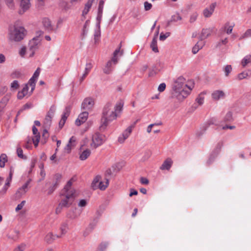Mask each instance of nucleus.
<instances>
[{
	"label": "nucleus",
	"instance_id": "obj_1",
	"mask_svg": "<svg viewBox=\"0 0 251 251\" xmlns=\"http://www.w3.org/2000/svg\"><path fill=\"white\" fill-rule=\"evenodd\" d=\"M123 107L122 101L118 102L114 107L110 103L106 104L103 109L100 128L105 129L110 122L116 120L122 112Z\"/></svg>",
	"mask_w": 251,
	"mask_h": 251
},
{
	"label": "nucleus",
	"instance_id": "obj_2",
	"mask_svg": "<svg viewBox=\"0 0 251 251\" xmlns=\"http://www.w3.org/2000/svg\"><path fill=\"white\" fill-rule=\"evenodd\" d=\"M194 87L193 81H189L185 84V79L183 76H179L174 83L173 95L178 100L182 101L189 95Z\"/></svg>",
	"mask_w": 251,
	"mask_h": 251
},
{
	"label": "nucleus",
	"instance_id": "obj_3",
	"mask_svg": "<svg viewBox=\"0 0 251 251\" xmlns=\"http://www.w3.org/2000/svg\"><path fill=\"white\" fill-rule=\"evenodd\" d=\"M74 180L73 178L69 180L65 186L62 193V196L64 197L62 199L56 208V212H60L63 207H69L73 203L75 198L76 196L75 190L72 188Z\"/></svg>",
	"mask_w": 251,
	"mask_h": 251
},
{
	"label": "nucleus",
	"instance_id": "obj_4",
	"mask_svg": "<svg viewBox=\"0 0 251 251\" xmlns=\"http://www.w3.org/2000/svg\"><path fill=\"white\" fill-rule=\"evenodd\" d=\"M26 34L25 28L21 26L14 25L9 31V39L12 41L19 42L23 40Z\"/></svg>",
	"mask_w": 251,
	"mask_h": 251
},
{
	"label": "nucleus",
	"instance_id": "obj_5",
	"mask_svg": "<svg viewBox=\"0 0 251 251\" xmlns=\"http://www.w3.org/2000/svg\"><path fill=\"white\" fill-rule=\"evenodd\" d=\"M92 142L91 144V147L95 149L101 146L105 141L104 135L96 133L92 136Z\"/></svg>",
	"mask_w": 251,
	"mask_h": 251
},
{
	"label": "nucleus",
	"instance_id": "obj_6",
	"mask_svg": "<svg viewBox=\"0 0 251 251\" xmlns=\"http://www.w3.org/2000/svg\"><path fill=\"white\" fill-rule=\"evenodd\" d=\"M42 39L32 38L28 43V49L30 52L29 57H32L35 52L39 49L41 45Z\"/></svg>",
	"mask_w": 251,
	"mask_h": 251
},
{
	"label": "nucleus",
	"instance_id": "obj_7",
	"mask_svg": "<svg viewBox=\"0 0 251 251\" xmlns=\"http://www.w3.org/2000/svg\"><path fill=\"white\" fill-rule=\"evenodd\" d=\"M19 6V13L23 14L29 9L31 6L30 0H16Z\"/></svg>",
	"mask_w": 251,
	"mask_h": 251
},
{
	"label": "nucleus",
	"instance_id": "obj_8",
	"mask_svg": "<svg viewBox=\"0 0 251 251\" xmlns=\"http://www.w3.org/2000/svg\"><path fill=\"white\" fill-rule=\"evenodd\" d=\"M31 181V179H28L25 184L18 189L15 193L16 198H20L26 194L29 189L28 185Z\"/></svg>",
	"mask_w": 251,
	"mask_h": 251
},
{
	"label": "nucleus",
	"instance_id": "obj_9",
	"mask_svg": "<svg viewBox=\"0 0 251 251\" xmlns=\"http://www.w3.org/2000/svg\"><path fill=\"white\" fill-rule=\"evenodd\" d=\"M134 127V125H130L127 127L118 137V142L120 143H123L128 138L131 134Z\"/></svg>",
	"mask_w": 251,
	"mask_h": 251
},
{
	"label": "nucleus",
	"instance_id": "obj_10",
	"mask_svg": "<svg viewBox=\"0 0 251 251\" xmlns=\"http://www.w3.org/2000/svg\"><path fill=\"white\" fill-rule=\"evenodd\" d=\"M122 43H121L119 45V47L115 50L113 54V56L112 57V61L113 62L114 64H116L119 59V58L123 56L124 54V50H121Z\"/></svg>",
	"mask_w": 251,
	"mask_h": 251
},
{
	"label": "nucleus",
	"instance_id": "obj_11",
	"mask_svg": "<svg viewBox=\"0 0 251 251\" xmlns=\"http://www.w3.org/2000/svg\"><path fill=\"white\" fill-rule=\"evenodd\" d=\"M95 101L93 98L90 97L86 98L83 100L81 104V108L88 110L93 107Z\"/></svg>",
	"mask_w": 251,
	"mask_h": 251
},
{
	"label": "nucleus",
	"instance_id": "obj_12",
	"mask_svg": "<svg viewBox=\"0 0 251 251\" xmlns=\"http://www.w3.org/2000/svg\"><path fill=\"white\" fill-rule=\"evenodd\" d=\"M226 96L225 92L220 90L214 91L211 94L212 98L214 100L224 99L226 98Z\"/></svg>",
	"mask_w": 251,
	"mask_h": 251
},
{
	"label": "nucleus",
	"instance_id": "obj_13",
	"mask_svg": "<svg viewBox=\"0 0 251 251\" xmlns=\"http://www.w3.org/2000/svg\"><path fill=\"white\" fill-rule=\"evenodd\" d=\"M213 31V28L209 27L206 28H203L201 30V33L199 36V39L202 41L206 39L210 36Z\"/></svg>",
	"mask_w": 251,
	"mask_h": 251
},
{
	"label": "nucleus",
	"instance_id": "obj_14",
	"mask_svg": "<svg viewBox=\"0 0 251 251\" xmlns=\"http://www.w3.org/2000/svg\"><path fill=\"white\" fill-rule=\"evenodd\" d=\"M216 5V3H211L208 7L205 8L203 11V15L205 18H209L211 16L214 12V9Z\"/></svg>",
	"mask_w": 251,
	"mask_h": 251
},
{
	"label": "nucleus",
	"instance_id": "obj_15",
	"mask_svg": "<svg viewBox=\"0 0 251 251\" xmlns=\"http://www.w3.org/2000/svg\"><path fill=\"white\" fill-rule=\"evenodd\" d=\"M88 116V112L85 111L81 113L79 115L77 119L75 120V125L77 126H80L87 120Z\"/></svg>",
	"mask_w": 251,
	"mask_h": 251
},
{
	"label": "nucleus",
	"instance_id": "obj_16",
	"mask_svg": "<svg viewBox=\"0 0 251 251\" xmlns=\"http://www.w3.org/2000/svg\"><path fill=\"white\" fill-rule=\"evenodd\" d=\"M28 84H25L23 89L19 91L17 94V98L18 99L21 100L24 98V97L28 95Z\"/></svg>",
	"mask_w": 251,
	"mask_h": 251
},
{
	"label": "nucleus",
	"instance_id": "obj_17",
	"mask_svg": "<svg viewBox=\"0 0 251 251\" xmlns=\"http://www.w3.org/2000/svg\"><path fill=\"white\" fill-rule=\"evenodd\" d=\"M61 235H54L51 232H49L45 236V240L48 243H52L56 238H60Z\"/></svg>",
	"mask_w": 251,
	"mask_h": 251
},
{
	"label": "nucleus",
	"instance_id": "obj_18",
	"mask_svg": "<svg viewBox=\"0 0 251 251\" xmlns=\"http://www.w3.org/2000/svg\"><path fill=\"white\" fill-rule=\"evenodd\" d=\"M42 24L44 28L48 31H50L53 29L50 20L47 18H45L42 20Z\"/></svg>",
	"mask_w": 251,
	"mask_h": 251
},
{
	"label": "nucleus",
	"instance_id": "obj_19",
	"mask_svg": "<svg viewBox=\"0 0 251 251\" xmlns=\"http://www.w3.org/2000/svg\"><path fill=\"white\" fill-rule=\"evenodd\" d=\"M173 161L171 160V159L168 158L164 161L160 168L162 170H169L171 167Z\"/></svg>",
	"mask_w": 251,
	"mask_h": 251
},
{
	"label": "nucleus",
	"instance_id": "obj_20",
	"mask_svg": "<svg viewBox=\"0 0 251 251\" xmlns=\"http://www.w3.org/2000/svg\"><path fill=\"white\" fill-rule=\"evenodd\" d=\"M233 25H229V23H226L224 26L221 28L220 32L222 34V32H226L228 34H230L233 30Z\"/></svg>",
	"mask_w": 251,
	"mask_h": 251
},
{
	"label": "nucleus",
	"instance_id": "obj_21",
	"mask_svg": "<svg viewBox=\"0 0 251 251\" xmlns=\"http://www.w3.org/2000/svg\"><path fill=\"white\" fill-rule=\"evenodd\" d=\"M113 64L112 59L111 60L108 61L105 67L103 69V73L106 74H109L112 71V65Z\"/></svg>",
	"mask_w": 251,
	"mask_h": 251
},
{
	"label": "nucleus",
	"instance_id": "obj_22",
	"mask_svg": "<svg viewBox=\"0 0 251 251\" xmlns=\"http://www.w3.org/2000/svg\"><path fill=\"white\" fill-rule=\"evenodd\" d=\"M94 0H88L85 4L84 8L82 11V16L85 17L89 11Z\"/></svg>",
	"mask_w": 251,
	"mask_h": 251
},
{
	"label": "nucleus",
	"instance_id": "obj_23",
	"mask_svg": "<svg viewBox=\"0 0 251 251\" xmlns=\"http://www.w3.org/2000/svg\"><path fill=\"white\" fill-rule=\"evenodd\" d=\"M241 64L244 68L251 64V55L249 54L245 56L242 60Z\"/></svg>",
	"mask_w": 251,
	"mask_h": 251
},
{
	"label": "nucleus",
	"instance_id": "obj_24",
	"mask_svg": "<svg viewBox=\"0 0 251 251\" xmlns=\"http://www.w3.org/2000/svg\"><path fill=\"white\" fill-rule=\"evenodd\" d=\"M108 184L109 180L108 179L105 178L103 181L100 180L98 188L100 190H104L107 187Z\"/></svg>",
	"mask_w": 251,
	"mask_h": 251
},
{
	"label": "nucleus",
	"instance_id": "obj_25",
	"mask_svg": "<svg viewBox=\"0 0 251 251\" xmlns=\"http://www.w3.org/2000/svg\"><path fill=\"white\" fill-rule=\"evenodd\" d=\"M91 151L88 149L83 151L79 155V159L81 160H86L90 155Z\"/></svg>",
	"mask_w": 251,
	"mask_h": 251
},
{
	"label": "nucleus",
	"instance_id": "obj_26",
	"mask_svg": "<svg viewBox=\"0 0 251 251\" xmlns=\"http://www.w3.org/2000/svg\"><path fill=\"white\" fill-rule=\"evenodd\" d=\"M52 117L46 115L43 122V125L45 128H48L51 124V119Z\"/></svg>",
	"mask_w": 251,
	"mask_h": 251
},
{
	"label": "nucleus",
	"instance_id": "obj_27",
	"mask_svg": "<svg viewBox=\"0 0 251 251\" xmlns=\"http://www.w3.org/2000/svg\"><path fill=\"white\" fill-rule=\"evenodd\" d=\"M4 1L9 9L14 10L16 9V4L14 0H4Z\"/></svg>",
	"mask_w": 251,
	"mask_h": 251
},
{
	"label": "nucleus",
	"instance_id": "obj_28",
	"mask_svg": "<svg viewBox=\"0 0 251 251\" xmlns=\"http://www.w3.org/2000/svg\"><path fill=\"white\" fill-rule=\"evenodd\" d=\"M68 224L66 222L63 223L60 226V230L61 231V234L59 235H61V237L62 235L65 234L68 230Z\"/></svg>",
	"mask_w": 251,
	"mask_h": 251
},
{
	"label": "nucleus",
	"instance_id": "obj_29",
	"mask_svg": "<svg viewBox=\"0 0 251 251\" xmlns=\"http://www.w3.org/2000/svg\"><path fill=\"white\" fill-rule=\"evenodd\" d=\"M90 25V21L87 20L85 22L82 31L81 36L83 38H84L87 35L88 31V28Z\"/></svg>",
	"mask_w": 251,
	"mask_h": 251
},
{
	"label": "nucleus",
	"instance_id": "obj_30",
	"mask_svg": "<svg viewBox=\"0 0 251 251\" xmlns=\"http://www.w3.org/2000/svg\"><path fill=\"white\" fill-rule=\"evenodd\" d=\"M101 179V176H96L93 179L91 186L93 189L95 190L98 189L99 183Z\"/></svg>",
	"mask_w": 251,
	"mask_h": 251
},
{
	"label": "nucleus",
	"instance_id": "obj_31",
	"mask_svg": "<svg viewBox=\"0 0 251 251\" xmlns=\"http://www.w3.org/2000/svg\"><path fill=\"white\" fill-rule=\"evenodd\" d=\"M151 48L152 49V50L154 52H158V50L157 45V39L156 38H153L151 44Z\"/></svg>",
	"mask_w": 251,
	"mask_h": 251
},
{
	"label": "nucleus",
	"instance_id": "obj_32",
	"mask_svg": "<svg viewBox=\"0 0 251 251\" xmlns=\"http://www.w3.org/2000/svg\"><path fill=\"white\" fill-rule=\"evenodd\" d=\"M7 161V157L5 154H1L0 156V167L3 168L5 163Z\"/></svg>",
	"mask_w": 251,
	"mask_h": 251
},
{
	"label": "nucleus",
	"instance_id": "obj_33",
	"mask_svg": "<svg viewBox=\"0 0 251 251\" xmlns=\"http://www.w3.org/2000/svg\"><path fill=\"white\" fill-rule=\"evenodd\" d=\"M93 67V63L91 60H89L87 62L84 72H86V74H89L91 70Z\"/></svg>",
	"mask_w": 251,
	"mask_h": 251
},
{
	"label": "nucleus",
	"instance_id": "obj_34",
	"mask_svg": "<svg viewBox=\"0 0 251 251\" xmlns=\"http://www.w3.org/2000/svg\"><path fill=\"white\" fill-rule=\"evenodd\" d=\"M199 14L197 12H194L190 15L189 22L190 23H194L197 19Z\"/></svg>",
	"mask_w": 251,
	"mask_h": 251
},
{
	"label": "nucleus",
	"instance_id": "obj_35",
	"mask_svg": "<svg viewBox=\"0 0 251 251\" xmlns=\"http://www.w3.org/2000/svg\"><path fill=\"white\" fill-rule=\"evenodd\" d=\"M17 154L18 156L22 159H25L26 158V156L24 155L23 151L20 146L17 148Z\"/></svg>",
	"mask_w": 251,
	"mask_h": 251
},
{
	"label": "nucleus",
	"instance_id": "obj_36",
	"mask_svg": "<svg viewBox=\"0 0 251 251\" xmlns=\"http://www.w3.org/2000/svg\"><path fill=\"white\" fill-rule=\"evenodd\" d=\"M36 81V79H35L32 77H31L30 79L29 80L28 84H29L31 87V90L30 92L29 93V95H30L32 93L33 91L34 90L35 87Z\"/></svg>",
	"mask_w": 251,
	"mask_h": 251
},
{
	"label": "nucleus",
	"instance_id": "obj_37",
	"mask_svg": "<svg viewBox=\"0 0 251 251\" xmlns=\"http://www.w3.org/2000/svg\"><path fill=\"white\" fill-rule=\"evenodd\" d=\"M14 168L13 167H11L10 168L9 176L7 178L6 180V182H5L6 184L10 185V182L11 181V180L12 178V176H13V175L14 173Z\"/></svg>",
	"mask_w": 251,
	"mask_h": 251
},
{
	"label": "nucleus",
	"instance_id": "obj_38",
	"mask_svg": "<svg viewBox=\"0 0 251 251\" xmlns=\"http://www.w3.org/2000/svg\"><path fill=\"white\" fill-rule=\"evenodd\" d=\"M203 47L202 44H199V43H197L193 48L192 49V52L194 54H196L199 50L201 49Z\"/></svg>",
	"mask_w": 251,
	"mask_h": 251
},
{
	"label": "nucleus",
	"instance_id": "obj_39",
	"mask_svg": "<svg viewBox=\"0 0 251 251\" xmlns=\"http://www.w3.org/2000/svg\"><path fill=\"white\" fill-rule=\"evenodd\" d=\"M19 87V83L17 80H14L10 84V89L12 91H16Z\"/></svg>",
	"mask_w": 251,
	"mask_h": 251
},
{
	"label": "nucleus",
	"instance_id": "obj_40",
	"mask_svg": "<svg viewBox=\"0 0 251 251\" xmlns=\"http://www.w3.org/2000/svg\"><path fill=\"white\" fill-rule=\"evenodd\" d=\"M40 139V134L34 135V136L32 138V142L35 147H37L38 145Z\"/></svg>",
	"mask_w": 251,
	"mask_h": 251
},
{
	"label": "nucleus",
	"instance_id": "obj_41",
	"mask_svg": "<svg viewBox=\"0 0 251 251\" xmlns=\"http://www.w3.org/2000/svg\"><path fill=\"white\" fill-rule=\"evenodd\" d=\"M224 70L225 75L227 76L232 71V67L230 65H227L225 67Z\"/></svg>",
	"mask_w": 251,
	"mask_h": 251
},
{
	"label": "nucleus",
	"instance_id": "obj_42",
	"mask_svg": "<svg viewBox=\"0 0 251 251\" xmlns=\"http://www.w3.org/2000/svg\"><path fill=\"white\" fill-rule=\"evenodd\" d=\"M56 110V107L54 105H52L48 111V112L47 114V115L50 116L51 117H53L54 114L55 113V111Z\"/></svg>",
	"mask_w": 251,
	"mask_h": 251
},
{
	"label": "nucleus",
	"instance_id": "obj_43",
	"mask_svg": "<svg viewBox=\"0 0 251 251\" xmlns=\"http://www.w3.org/2000/svg\"><path fill=\"white\" fill-rule=\"evenodd\" d=\"M181 20H182V17L178 13L172 16V18H171V21L175 22H177L178 21H180Z\"/></svg>",
	"mask_w": 251,
	"mask_h": 251
},
{
	"label": "nucleus",
	"instance_id": "obj_44",
	"mask_svg": "<svg viewBox=\"0 0 251 251\" xmlns=\"http://www.w3.org/2000/svg\"><path fill=\"white\" fill-rule=\"evenodd\" d=\"M204 99V98L203 96L200 95L196 99V101L199 104V105H201L203 103Z\"/></svg>",
	"mask_w": 251,
	"mask_h": 251
},
{
	"label": "nucleus",
	"instance_id": "obj_45",
	"mask_svg": "<svg viewBox=\"0 0 251 251\" xmlns=\"http://www.w3.org/2000/svg\"><path fill=\"white\" fill-rule=\"evenodd\" d=\"M68 116L63 114L61 120L59 122V126L62 127L65 124V123L68 118Z\"/></svg>",
	"mask_w": 251,
	"mask_h": 251
},
{
	"label": "nucleus",
	"instance_id": "obj_46",
	"mask_svg": "<svg viewBox=\"0 0 251 251\" xmlns=\"http://www.w3.org/2000/svg\"><path fill=\"white\" fill-rule=\"evenodd\" d=\"M232 120V113L230 111H228L226 114L224 120L226 122H229Z\"/></svg>",
	"mask_w": 251,
	"mask_h": 251
},
{
	"label": "nucleus",
	"instance_id": "obj_47",
	"mask_svg": "<svg viewBox=\"0 0 251 251\" xmlns=\"http://www.w3.org/2000/svg\"><path fill=\"white\" fill-rule=\"evenodd\" d=\"M170 35V32H166L165 34H164L163 33L161 32L160 33V36H159V39L161 41H164L167 37H168Z\"/></svg>",
	"mask_w": 251,
	"mask_h": 251
},
{
	"label": "nucleus",
	"instance_id": "obj_48",
	"mask_svg": "<svg viewBox=\"0 0 251 251\" xmlns=\"http://www.w3.org/2000/svg\"><path fill=\"white\" fill-rule=\"evenodd\" d=\"M248 76V74L246 72H243L238 75V78L239 80H242L244 78H246Z\"/></svg>",
	"mask_w": 251,
	"mask_h": 251
},
{
	"label": "nucleus",
	"instance_id": "obj_49",
	"mask_svg": "<svg viewBox=\"0 0 251 251\" xmlns=\"http://www.w3.org/2000/svg\"><path fill=\"white\" fill-rule=\"evenodd\" d=\"M11 77L12 78H20L22 76V74L19 71H15L11 74Z\"/></svg>",
	"mask_w": 251,
	"mask_h": 251
},
{
	"label": "nucleus",
	"instance_id": "obj_50",
	"mask_svg": "<svg viewBox=\"0 0 251 251\" xmlns=\"http://www.w3.org/2000/svg\"><path fill=\"white\" fill-rule=\"evenodd\" d=\"M43 34H44L43 31H42L41 30H38V31H36V35L33 38H36V39H42V36H43Z\"/></svg>",
	"mask_w": 251,
	"mask_h": 251
},
{
	"label": "nucleus",
	"instance_id": "obj_51",
	"mask_svg": "<svg viewBox=\"0 0 251 251\" xmlns=\"http://www.w3.org/2000/svg\"><path fill=\"white\" fill-rule=\"evenodd\" d=\"M207 126H203L201 129L200 131H198L196 133V134L198 136H200L207 129Z\"/></svg>",
	"mask_w": 251,
	"mask_h": 251
},
{
	"label": "nucleus",
	"instance_id": "obj_52",
	"mask_svg": "<svg viewBox=\"0 0 251 251\" xmlns=\"http://www.w3.org/2000/svg\"><path fill=\"white\" fill-rule=\"evenodd\" d=\"M25 201H23L16 207V209H15L16 211L17 212V211H19L20 210L22 209L23 208L24 206L25 205Z\"/></svg>",
	"mask_w": 251,
	"mask_h": 251
},
{
	"label": "nucleus",
	"instance_id": "obj_53",
	"mask_svg": "<svg viewBox=\"0 0 251 251\" xmlns=\"http://www.w3.org/2000/svg\"><path fill=\"white\" fill-rule=\"evenodd\" d=\"M40 69L39 68H38L37 69V70L35 71V72H34V73L33 74V75L31 77L37 80L39 75H40Z\"/></svg>",
	"mask_w": 251,
	"mask_h": 251
},
{
	"label": "nucleus",
	"instance_id": "obj_54",
	"mask_svg": "<svg viewBox=\"0 0 251 251\" xmlns=\"http://www.w3.org/2000/svg\"><path fill=\"white\" fill-rule=\"evenodd\" d=\"M144 8L146 11H148L150 10L152 7V4L151 3L148 2V1H145L144 2Z\"/></svg>",
	"mask_w": 251,
	"mask_h": 251
},
{
	"label": "nucleus",
	"instance_id": "obj_55",
	"mask_svg": "<svg viewBox=\"0 0 251 251\" xmlns=\"http://www.w3.org/2000/svg\"><path fill=\"white\" fill-rule=\"evenodd\" d=\"M87 201L86 200H81L78 203V206L80 207H85L87 205Z\"/></svg>",
	"mask_w": 251,
	"mask_h": 251
},
{
	"label": "nucleus",
	"instance_id": "obj_56",
	"mask_svg": "<svg viewBox=\"0 0 251 251\" xmlns=\"http://www.w3.org/2000/svg\"><path fill=\"white\" fill-rule=\"evenodd\" d=\"M104 2L103 0H100V2H99V7H98V11L99 12H102L103 6H104Z\"/></svg>",
	"mask_w": 251,
	"mask_h": 251
},
{
	"label": "nucleus",
	"instance_id": "obj_57",
	"mask_svg": "<svg viewBox=\"0 0 251 251\" xmlns=\"http://www.w3.org/2000/svg\"><path fill=\"white\" fill-rule=\"evenodd\" d=\"M166 88V84L165 83H161L158 87V91L162 92H163Z\"/></svg>",
	"mask_w": 251,
	"mask_h": 251
},
{
	"label": "nucleus",
	"instance_id": "obj_58",
	"mask_svg": "<svg viewBox=\"0 0 251 251\" xmlns=\"http://www.w3.org/2000/svg\"><path fill=\"white\" fill-rule=\"evenodd\" d=\"M9 186H10L9 185H8V184L5 183L2 189L0 191V193L2 195L5 194V193L6 192V191H7V189L8 188V187H9Z\"/></svg>",
	"mask_w": 251,
	"mask_h": 251
},
{
	"label": "nucleus",
	"instance_id": "obj_59",
	"mask_svg": "<svg viewBox=\"0 0 251 251\" xmlns=\"http://www.w3.org/2000/svg\"><path fill=\"white\" fill-rule=\"evenodd\" d=\"M71 107L70 106H66L63 114L69 116L71 112Z\"/></svg>",
	"mask_w": 251,
	"mask_h": 251
},
{
	"label": "nucleus",
	"instance_id": "obj_60",
	"mask_svg": "<svg viewBox=\"0 0 251 251\" xmlns=\"http://www.w3.org/2000/svg\"><path fill=\"white\" fill-rule=\"evenodd\" d=\"M76 138L72 136L69 140V143L71 144V146L75 147V146Z\"/></svg>",
	"mask_w": 251,
	"mask_h": 251
},
{
	"label": "nucleus",
	"instance_id": "obj_61",
	"mask_svg": "<svg viewBox=\"0 0 251 251\" xmlns=\"http://www.w3.org/2000/svg\"><path fill=\"white\" fill-rule=\"evenodd\" d=\"M25 245L22 244L16 248L14 251H24L25 249Z\"/></svg>",
	"mask_w": 251,
	"mask_h": 251
},
{
	"label": "nucleus",
	"instance_id": "obj_62",
	"mask_svg": "<svg viewBox=\"0 0 251 251\" xmlns=\"http://www.w3.org/2000/svg\"><path fill=\"white\" fill-rule=\"evenodd\" d=\"M251 37V29H248L244 34L243 37L247 38Z\"/></svg>",
	"mask_w": 251,
	"mask_h": 251
},
{
	"label": "nucleus",
	"instance_id": "obj_63",
	"mask_svg": "<svg viewBox=\"0 0 251 251\" xmlns=\"http://www.w3.org/2000/svg\"><path fill=\"white\" fill-rule=\"evenodd\" d=\"M26 53V48L23 47L19 51V54L22 57H24Z\"/></svg>",
	"mask_w": 251,
	"mask_h": 251
},
{
	"label": "nucleus",
	"instance_id": "obj_64",
	"mask_svg": "<svg viewBox=\"0 0 251 251\" xmlns=\"http://www.w3.org/2000/svg\"><path fill=\"white\" fill-rule=\"evenodd\" d=\"M102 12L98 11L97 17V20L98 21V24L99 25H100V22L102 18Z\"/></svg>",
	"mask_w": 251,
	"mask_h": 251
}]
</instances>
